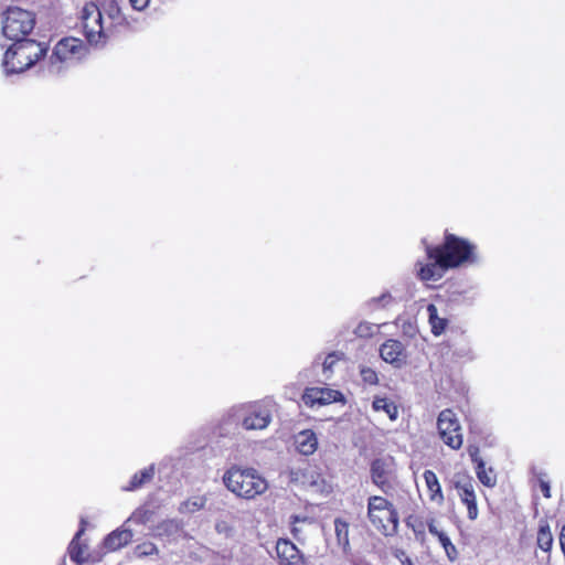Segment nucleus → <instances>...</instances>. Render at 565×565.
<instances>
[{"mask_svg":"<svg viewBox=\"0 0 565 565\" xmlns=\"http://www.w3.org/2000/svg\"><path fill=\"white\" fill-rule=\"evenodd\" d=\"M334 531L339 545L345 548L349 545V525L347 522L337 519L334 521Z\"/></svg>","mask_w":565,"mask_h":565,"instance_id":"obj_31","label":"nucleus"},{"mask_svg":"<svg viewBox=\"0 0 565 565\" xmlns=\"http://www.w3.org/2000/svg\"><path fill=\"white\" fill-rule=\"evenodd\" d=\"M380 356L383 361L397 369L402 367L407 362V353L404 344L395 339H388L380 347Z\"/></svg>","mask_w":565,"mask_h":565,"instance_id":"obj_13","label":"nucleus"},{"mask_svg":"<svg viewBox=\"0 0 565 565\" xmlns=\"http://www.w3.org/2000/svg\"><path fill=\"white\" fill-rule=\"evenodd\" d=\"M151 516H152V511L149 510L147 507L141 505V507H138L131 513V515L126 520L124 525H127L129 523L146 524V523H148L150 521Z\"/></svg>","mask_w":565,"mask_h":565,"instance_id":"obj_29","label":"nucleus"},{"mask_svg":"<svg viewBox=\"0 0 565 565\" xmlns=\"http://www.w3.org/2000/svg\"><path fill=\"white\" fill-rule=\"evenodd\" d=\"M296 449L303 456H311L318 448V438L313 430L305 429L295 436Z\"/></svg>","mask_w":565,"mask_h":565,"instance_id":"obj_19","label":"nucleus"},{"mask_svg":"<svg viewBox=\"0 0 565 565\" xmlns=\"http://www.w3.org/2000/svg\"><path fill=\"white\" fill-rule=\"evenodd\" d=\"M45 52L46 49L34 40L15 42L4 53L2 66L6 75L24 72L34 65Z\"/></svg>","mask_w":565,"mask_h":565,"instance_id":"obj_2","label":"nucleus"},{"mask_svg":"<svg viewBox=\"0 0 565 565\" xmlns=\"http://www.w3.org/2000/svg\"><path fill=\"white\" fill-rule=\"evenodd\" d=\"M311 523V520L308 516H299V515H291L290 516V525H291V533L295 539L299 540L300 535L302 533V529L299 524Z\"/></svg>","mask_w":565,"mask_h":565,"instance_id":"obj_33","label":"nucleus"},{"mask_svg":"<svg viewBox=\"0 0 565 565\" xmlns=\"http://www.w3.org/2000/svg\"><path fill=\"white\" fill-rule=\"evenodd\" d=\"M291 479L295 481H300L302 484L307 486L309 489L316 492H324L327 490V483L320 473L313 470H296L291 471Z\"/></svg>","mask_w":565,"mask_h":565,"instance_id":"obj_16","label":"nucleus"},{"mask_svg":"<svg viewBox=\"0 0 565 565\" xmlns=\"http://www.w3.org/2000/svg\"><path fill=\"white\" fill-rule=\"evenodd\" d=\"M215 531L218 533V534H222L226 537H230V536H233L234 535V526L233 524L226 520V519H218L215 523Z\"/></svg>","mask_w":565,"mask_h":565,"instance_id":"obj_35","label":"nucleus"},{"mask_svg":"<svg viewBox=\"0 0 565 565\" xmlns=\"http://www.w3.org/2000/svg\"><path fill=\"white\" fill-rule=\"evenodd\" d=\"M537 546L544 551L548 552L553 545V535L550 529V525L545 523H541L537 532Z\"/></svg>","mask_w":565,"mask_h":565,"instance_id":"obj_28","label":"nucleus"},{"mask_svg":"<svg viewBox=\"0 0 565 565\" xmlns=\"http://www.w3.org/2000/svg\"><path fill=\"white\" fill-rule=\"evenodd\" d=\"M468 454L471 458V460L473 462H476V465L478 466V461L482 460L480 457H479V448L476 447V446H469L468 447Z\"/></svg>","mask_w":565,"mask_h":565,"instance_id":"obj_41","label":"nucleus"},{"mask_svg":"<svg viewBox=\"0 0 565 565\" xmlns=\"http://www.w3.org/2000/svg\"><path fill=\"white\" fill-rule=\"evenodd\" d=\"M393 302H394L393 296L388 291H385V292H383L382 295H380L377 297H373V298L369 299L365 302V307L369 310H376V309H380V308H387Z\"/></svg>","mask_w":565,"mask_h":565,"instance_id":"obj_30","label":"nucleus"},{"mask_svg":"<svg viewBox=\"0 0 565 565\" xmlns=\"http://www.w3.org/2000/svg\"><path fill=\"white\" fill-rule=\"evenodd\" d=\"M404 565H414V564L409 558H406V561L404 562Z\"/></svg>","mask_w":565,"mask_h":565,"instance_id":"obj_44","label":"nucleus"},{"mask_svg":"<svg viewBox=\"0 0 565 565\" xmlns=\"http://www.w3.org/2000/svg\"><path fill=\"white\" fill-rule=\"evenodd\" d=\"M427 313H428V321L431 327V332L435 335H440L446 327H447V320L445 318H441L438 316V309L435 305L429 303L427 306Z\"/></svg>","mask_w":565,"mask_h":565,"instance_id":"obj_26","label":"nucleus"},{"mask_svg":"<svg viewBox=\"0 0 565 565\" xmlns=\"http://www.w3.org/2000/svg\"><path fill=\"white\" fill-rule=\"evenodd\" d=\"M451 483L457 491L460 501L467 507L469 520H476L478 518L479 510L472 477L466 472H457L454 475Z\"/></svg>","mask_w":565,"mask_h":565,"instance_id":"obj_10","label":"nucleus"},{"mask_svg":"<svg viewBox=\"0 0 565 565\" xmlns=\"http://www.w3.org/2000/svg\"><path fill=\"white\" fill-rule=\"evenodd\" d=\"M372 408L375 412H384L391 420H396L398 417L397 405L387 397L375 396L372 402Z\"/></svg>","mask_w":565,"mask_h":565,"instance_id":"obj_25","label":"nucleus"},{"mask_svg":"<svg viewBox=\"0 0 565 565\" xmlns=\"http://www.w3.org/2000/svg\"><path fill=\"white\" fill-rule=\"evenodd\" d=\"M222 480L230 492L244 500H254L268 489L267 480L256 469L238 465L226 469Z\"/></svg>","mask_w":565,"mask_h":565,"instance_id":"obj_1","label":"nucleus"},{"mask_svg":"<svg viewBox=\"0 0 565 565\" xmlns=\"http://www.w3.org/2000/svg\"><path fill=\"white\" fill-rule=\"evenodd\" d=\"M207 500V494H192L179 504L178 511L181 514H193L205 509Z\"/></svg>","mask_w":565,"mask_h":565,"instance_id":"obj_23","label":"nucleus"},{"mask_svg":"<svg viewBox=\"0 0 565 565\" xmlns=\"http://www.w3.org/2000/svg\"><path fill=\"white\" fill-rule=\"evenodd\" d=\"M427 527H428V531L431 535H435L439 539V535L440 534H445L443 531H440L438 527H437V524H436V521L434 519L429 520L427 522Z\"/></svg>","mask_w":565,"mask_h":565,"instance_id":"obj_40","label":"nucleus"},{"mask_svg":"<svg viewBox=\"0 0 565 565\" xmlns=\"http://www.w3.org/2000/svg\"><path fill=\"white\" fill-rule=\"evenodd\" d=\"M390 466L384 459H375L371 465L372 481L383 491L390 487L388 484Z\"/></svg>","mask_w":565,"mask_h":565,"instance_id":"obj_21","label":"nucleus"},{"mask_svg":"<svg viewBox=\"0 0 565 565\" xmlns=\"http://www.w3.org/2000/svg\"><path fill=\"white\" fill-rule=\"evenodd\" d=\"M81 23L87 42L92 45L104 44L113 34L111 26L103 18L102 10L94 2H87L81 10Z\"/></svg>","mask_w":565,"mask_h":565,"instance_id":"obj_4","label":"nucleus"},{"mask_svg":"<svg viewBox=\"0 0 565 565\" xmlns=\"http://www.w3.org/2000/svg\"><path fill=\"white\" fill-rule=\"evenodd\" d=\"M154 553H157V547L154 544L149 543V542L139 544L136 547V554L138 556H148V555H152Z\"/></svg>","mask_w":565,"mask_h":565,"instance_id":"obj_38","label":"nucleus"},{"mask_svg":"<svg viewBox=\"0 0 565 565\" xmlns=\"http://www.w3.org/2000/svg\"><path fill=\"white\" fill-rule=\"evenodd\" d=\"M360 376L362 382L366 385H376L379 383L377 372L370 366L361 365Z\"/></svg>","mask_w":565,"mask_h":565,"instance_id":"obj_32","label":"nucleus"},{"mask_svg":"<svg viewBox=\"0 0 565 565\" xmlns=\"http://www.w3.org/2000/svg\"><path fill=\"white\" fill-rule=\"evenodd\" d=\"M379 330V326L371 322H361L354 330V333L360 338L372 337Z\"/></svg>","mask_w":565,"mask_h":565,"instance_id":"obj_34","label":"nucleus"},{"mask_svg":"<svg viewBox=\"0 0 565 565\" xmlns=\"http://www.w3.org/2000/svg\"><path fill=\"white\" fill-rule=\"evenodd\" d=\"M367 516L373 526L384 535H393L398 527V513L393 503L380 495L367 500Z\"/></svg>","mask_w":565,"mask_h":565,"instance_id":"obj_5","label":"nucleus"},{"mask_svg":"<svg viewBox=\"0 0 565 565\" xmlns=\"http://www.w3.org/2000/svg\"><path fill=\"white\" fill-rule=\"evenodd\" d=\"M276 552L281 565H308L303 555L289 540H278Z\"/></svg>","mask_w":565,"mask_h":565,"instance_id":"obj_14","label":"nucleus"},{"mask_svg":"<svg viewBox=\"0 0 565 565\" xmlns=\"http://www.w3.org/2000/svg\"><path fill=\"white\" fill-rule=\"evenodd\" d=\"M35 20L33 14L21 8H9L6 11L2 32L14 42H24L25 36L33 30Z\"/></svg>","mask_w":565,"mask_h":565,"instance_id":"obj_6","label":"nucleus"},{"mask_svg":"<svg viewBox=\"0 0 565 565\" xmlns=\"http://www.w3.org/2000/svg\"><path fill=\"white\" fill-rule=\"evenodd\" d=\"M302 401L307 406L315 407L337 402L344 403V397L341 392L329 387H309L305 391Z\"/></svg>","mask_w":565,"mask_h":565,"instance_id":"obj_12","label":"nucleus"},{"mask_svg":"<svg viewBox=\"0 0 565 565\" xmlns=\"http://www.w3.org/2000/svg\"><path fill=\"white\" fill-rule=\"evenodd\" d=\"M437 429L441 440L451 449L458 450L462 446L461 426L451 409L447 408L439 413Z\"/></svg>","mask_w":565,"mask_h":565,"instance_id":"obj_9","label":"nucleus"},{"mask_svg":"<svg viewBox=\"0 0 565 565\" xmlns=\"http://www.w3.org/2000/svg\"><path fill=\"white\" fill-rule=\"evenodd\" d=\"M427 257L428 263H417L418 276L422 280L436 281L443 277L444 273L449 269V266L444 264L445 262L441 259V255L436 247L427 248Z\"/></svg>","mask_w":565,"mask_h":565,"instance_id":"obj_11","label":"nucleus"},{"mask_svg":"<svg viewBox=\"0 0 565 565\" xmlns=\"http://www.w3.org/2000/svg\"><path fill=\"white\" fill-rule=\"evenodd\" d=\"M436 249L449 268L478 263L476 245L454 234H446L444 244Z\"/></svg>","mask_w":565,"mask_h":565,"instance_id":"obj_3","label":"nucleus"},{"mask_svg":"<svg viewBox=\"0 0 565 565\" xmlns=\"http://www.w3.org/2000/svg\"><path fill=\"white\" fill-rule=\"evenodd\" d=\"M132 531L122 525L106 536L104 545L109 551H116L126 546L132 540Z\"/></svg>","mask_w":565,"mask_h":565,"instance_id":"obj_20","label":"nucleus"},{"mask_svg":"<svg viewBox=\"0 0 565 565\" xmlns=\"http://www.w3.org/2000/svg\"><path fill=\"white\" fill-rule=\"evenodd\" d=\"M85 51L82 40L76 38H65L57 42L52 55L50 56V72L60 73L62 64L70 65L81 60Z\"/></svg>","mask_w":565,"mask_h":565,"instance_id":"obj_8","label":"nucleus"},{"mask_svg":"<svg viewBox=\"0 0 565 565\" xmlns=\"http://www.w3.org/2000/svg\"><path fill=\"white\" fill-rule=\"evenodd\" d=\"M439 542L443 545L449 559H455L457 556L456 546L451 543L450 539L445 534L439 535Z\"/></svg>","mask_w":565,"mask_h":565,"instance_id":"obj_37","label":"nucleus"},{"mask_svg":"<svg viewBox=\"0 0 565 565\" xmlns=\"http://www.w3.org/2000/svg\"><path fill=\"white\" fill-rule=\"evenodd\" d=\"M231 417L246 430L265 429L271 420L270 411L259 403L234 407Z\"/></svg>","mask_w":565,"mask_h":565,"instance_id":"obj_7","label":"nucleus"},{"mask_svg":"<svg viewBox=\"0 0 565 565\" xmlns=\"http://www.w3.org/2000/svg\"><path fill=\"white\" fill-rule=\"evenodd\" d=\"M476 473L483 486L492 488L497 484V476L493 469L487 468L483 460L478 461V466H476Z\"/></svg>","mask_w":565,"mask_h":565,"instance_id":"obj_27","label":"nucleus"},{"mask_svg":"<svg viewBox=\"0 0 565 565\" xmlns=\"http://www.w3.org/2000/svg\"><path fill=\"white\" fill-rule=\"evenodd\" d=\"M423 478L425 480L430 501L439 505L443 504L445 501V497L436 473L431 470H425L423 473Z\"/></svg>","mask_w":565,"mask_h":565,"instance_id":"obj_22","label":"nucleus"},{"mask_svg":"<svg viewBox=\"0 0 565 565\" xmlns=\"http://www.w3.org/2000/svg\"><path fill=\"white\" fill-rule=\"evenodd\" d=\"M339 361V358L335 353L328 354L322 361V371L326 379L330 377V374L333 372V366Z\"/></svg>","mask_w":565,"mask_h":565,"instance_id":"obj_36","label":"nucleus"},{"mask_svg":"<svg viewBox=\"0 0 565 565\" xmlns=\"http://www.w3.org/2000/svg\"><path fill=\"white\" fill-rule=\"evenodd\" d=\"M154 465H150L149 467L140 470L139 472H136L130 481L122 486V491H136L143 487L146 483L150 482L152 478L154 477Z\"/></svg>","mask_w":565,"mask_h":565,"instance_id":"obj_24","label":"nucleus"},{"mask_svg":"<svg viewBox=\"0 0 565 565\" xmlns=\"http://www.w3.org/2000/svg\"><path fill=\"white\" fill-rule=\"evenodd\" d=\"M98 7L107 24L111 26L113 33L117 26L126 22V18L117 0H102Z\"/></svg>","mask_w":565,"mask_h":565,"instance_id":"obj_15","label":"nucleus"},{"mask_svg":"<svg viewBox=\"0 0 565 565\" xmlns=\"http://www.w3.org/2000/svg\"><path fill=\"white\" fill-rule=\"evenodd\" d=\"M150 0H129L130 7L135 11H143L148 8Z\"/></svg>","mask_w":565,"mask_h":565,"instance_id":"obj_39","label":"nucleus"},{"mask_svg":"<svg viewBox=\"0 0 565 565\" xmlns=\"http://www.w3.org/2000/svg\"><path fill=\"white\" fill-rule=\"evenodd\" d=\"M86 521L84 519L81 520V527L71 541L68 545V554L70 558L75 562L77 565L83 564L87 561V546L79 542L81 536L85 532Z\"/></svg>","mask_w":565,"mask_h":565,"instance_id":"obj_18","label":"nucleus"},{"mask_svg":"<svg viewBox=\"0 0 565 565\" xmlns=\"http://www.w3.org/2000/svg\"><path fill=\"white\" fill-rule=\"evenodd\" d=\"M540 488H541V491L543 492L545 498H550L551 497V492H550L551 488H550L548 481L540 479Z\"/></svg>","mask_w":565,"mask_h":565,"instance_id":"obj_42","label":"nucleus"},{"mask_svg":"<svg viewBox=\"0 0 565 565\" xmlns=\"http://www.w3.org/2000/svg\"><path fill=\"white\" fill-rule=\"evenodd\" d=\"M558 539L562 552L565 554V525L562 526Z\"/></svg>","mask_w":565,"mask_h":565,"instance_id":"obj_43","label":"nucleus"},{"mask_svg":"<svg viewBox=\"0 0 565 565\" xmlns=\"http://www.w3.org/2000/svg\"><path fill=\"white\" fill-rule=\"evenodd\" d=\"M183 530V523L177 519H168L160 522L153 530V535L166 539L169 542L177 541Z\"/></svg>","mask_w":565,"mask_h":565,"instance_id":"obj_17","label":"nucleus"}]
</instances>
